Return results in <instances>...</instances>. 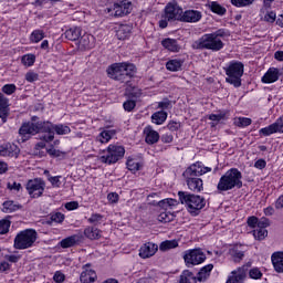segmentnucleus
Segmentation results:
<instances>
[{"label":"nucleus","instance_id":"nucleus-1","mask_svg":"<svg viewBox=\"0 0 283 283\" xmlns=\"http://www.w3.org/2000/svg\"><path fill=\"white\" fill-rule=\"evenodd\" d=\"M20 140L25 143L36 136V134H48L40 137V140L44 143H52L54 140V124L50 120L38 122V123H23L19 128Z\"/></svg>","mask_w":283,"mask_h":283},{"label":"nucleus","instance_id":"nucleus-2","mask_svg":"<svg viewBox=\"0 0 283 283\" xmlns=\"http://www.w3.org/2000/svg\"><path fill=\"white\" fill-rule=\"evenodd\" d=\"M209 171H211V167L205 166L201 161L190 165L182 174L184 178H186L188 189L193 191V193H200L205 189V184L199 176H205Z\"/></svg>","mask_w":283,"mask_h":283},{"label":"nucleus","instance_id":"nucleus-3","mask_svg":"<svg viewBox=\"0 0 283 283\" xmlns=\"http://www.w3.org/2000/svg\"><path fill=\"white\" fill-rule=\"evenodd\" d=\"M227 31L224 29H219L212 33H206L195 42H192V50H211V52H220L224 48V42L222 38L227 36Z\"/></svg>","mask_w":283,"mask_h":283},{"label":"nucleus","instance_id":"nucleus-4","mask_svg":"<svg viewBox=\"0 0 283 283\" xmlns=\"http://www.w3.org/2000/svg\"><path fill=\"white\" fill-rule=\"evenodd\" d=\"M180 205H185L188 212L192 216H200V211L207 207V199L200 195H195L187 191H178Z\"/></svg>","mask_w":283,"mask_h":283},{"label":"nucleus","instance_id":"nucleus-5","mask_svg":"<svg viewBox=\"0 0 283 283\" xmlns=\"http://www.w3.org/2000/svg\"><path fill=\"white\" fill-rule=\"evenodd\" d=\"M107 74L113 81L129 83V78L136 74V65L127 62L115 63L107 69Z\"/></svg>","mask_w":283,"mask_h":283},{"label":"nucleus","instance_id":"nucleus-6","mask_svg":"<svg viewBox=\"0 0 283 283\" xmlns=\"http://www.w3.org/2000/svg\"><path fill=\"white\" fill-rule=\"evenodd\" d=\"M242 171L238 168H230L221 176L217 185L218 191H231L232 189H242Z\"/></svg>","mask_w":283,"mask_h":283},{"label":"nucleus","instance_id":"nucleus-7","mask_svg":"<svg viewBox=\"0 0 283 283\" xmlns=\"http://www.w3.org/2000/svg\"><path fill=\"white\" fill-rule=\"evenodd\" d=\"M226 82L233 87H242V76H244V64L240 61L232 60L224 67Z\"/></svg>","mask_w":283,"mask_h":283},{"label":"nucleus","instance_id":"nucleus-8","mask_svg":"<svg viewBox=\"0 0 283 283\" xmlns=\"http://www.w3.org/2000/svg\"><path fill=\"white\" fill-rule=\"evenodd\" d=\"M103 156L99 157V160L104 165H116L118 160H122V158H125V147L111 144L106 150H104Z\"/></svg>","mask_w":283,"mask_h":283},{"label":"nucleus","instance_id":"nucleus-9","mask_svg":"<svg viewBox=\"0 0 283 283\" xmlns=\"http://www.w3.org/2000/svg\"><path fill=\"white\" fill-rule=\"evenodd\" d=\"M36 231L33 229H27L18 233L14 238V249L23 250L30 249L34 242H36Z\"/></svg>","mask_w":283,"mask_h":283},{"label":"nucleus","instance_id":"nucleus-10","mask_svg":"<svg viewBox=\"0 0 283 283\" xmlns=\"http://www.w3.org/2000/svg\"><path fill=\"white\" fill-rule=\"evenodd\" d=\"M182 12V7L178 4V1L172 0L166 4L163 18L167 21H181Z\"/></svg>","mask_w":283,"mask_h":283},{"label":"nucleus","instance_id":"nucleus-11","mask_svg":"<svg viewBox=\"0 0 283 283\" xmlns=\"http://www.w3.org/2000/svg\"><path fill=\"white\" fill-rule=\"evenodd\" d=\"M207 260V254L200 249L187 250L184 254L186 266H197Z\"/></svg>","mask_w":283,"mask_h":283},{"label":"nucleus","instance_id":"nucleus-12","mask_svg":"<svg viewBox=\"0 0 283 283\" xmlns=\"http://www.w3.org/2000/svg\"><path fill=\"white\" fill-rule=\"evenodd\" d=\"M25 189L30 198H41L45 191V181L42 178H34L28 180Z\"/></svg>","mask_w":283,"mask_h":283},{"label":"nucleus","instance_id":"nucleus-13","mask_svg":"<svg viewBox=\"0 0 283 283\" xmlns=\"http://www.w3.org/2000/svg\"><path fill=\"white\" fill-rule=\"evenodd\" d=\"M108 12H112L114 17H126L132 12V2L129 0L115 2L113 8L108 9Z\"/></svg>","mask_w":283,"mask_h":283},{"label":"nucleus","instance_id":"nucleus-14","mask_svg":"<svg viewBox=\"0 0 283 283\" xmlns=\"http://www.w3.org/2000/svg\"><path fill=\"white\" fill-rule=\"evenodd\" d=\"M19 154H21V149L15 144L8 143L0 146V156L2 158H19Z\"/></svg>","mask_w":283,"mask_h":283},{"label":"nucleus","instance_id":"nucleus-15","mask_svg":"<svg viewBox=\"0 0 283 283\" xmlns=\"http://www.w3.org/2000/svg\"><path fill=\"white\" fill-rule=\"evenodd\" d=\"M92 268L91 263H86L85 265L82 266V273L80 275V281L81 283H93L96 282L97 275L96 271H94Z\"/></svg>","mask_w":283,"mask_h":283},{"label":"nucleus","instance_id":"nucleus-16","mask_svg":"<svg viewBox=\"0 0 283 283\" xmlns=\"http://www.w3.org/2000/svg\"><path fill=\"white\" fill-rule=\"evenodd\" d=\"M249 266H251V264L243 265L241 268H238L237 271H232V276H230L226 283H244Z\"/></svg>","mask_w":283,"mask_h":283},{"label":"nucleus","instance_id":"nucleus-17","mask_svg":"<svg viewBox=\"0 0 283 283\" xmlns=\"http://www.w3.org/2000/svg\"><path fill=\"white\" fill-rule=\"evenodd\" d=\"M202 19V12L198 10H186L181 13V23H198Z\"/></svg>","mask_w":283,"mask_h":283},{"label":"nucleus","instance_id":"nucleus-18","mask_svg":"<svg viewBox=\"0 0 283 283\" xmlns=\"http://www.w3.org/2000/svg\"><path fill=\"white\" fill-rule=\"evenodd\" d=\"M8 116H10V99L0 93V118L2 123L8 122Z\"/></svg>","mask_w":283,"mask_h":283},{"label":"nucleus","instance_id":"nucleus-19","mask_svg":"<svg viewBox=\"0 0 283 283\" xmlns=\"http://www.w3.org/2000/svg\"><path fill=\"white\" fill-rule=\"evenodd\" d=\"M156 251H158V245L151 242H147L140 247L139 256H142L144 260H147V258L156 255Z\"/></svg>","mask_w":283,"mask_h":283},{"label":"nucleus","instance_id":"nucleus-20","mask_svg":"<svg viewBox=\"0 0 283 283\" xmlns=\"http://www.w3.org/2000/svg\"><path fill=\"white\" fill-rule=\"evenodd\" d=\"M144 135H145V142L147 143V145H156V143L160 140V134L154 130L151 126H146L144 128Z\"/></svg>","mask_w":283,"mask_h":283},{"label":"nucleus","instance_id":"nucleus-21","mask_svg":"<svg viewBox=\"0 0 283 283\" xmlns=\"http://www.w3.org/2000/svg\"><path fill=\"white\" fill-rule=\"evenodd\" d=\"M262 83L271 84L280 81V69L270 67L261 78Z\"/></svg>","mask_w":283,"mask_h":283},{"label":"nucleus","instance_id":"nucleus-22","mask_svg":"<svg viewBox=\"0 0 283 283\" xmlns=\"http://www.w3.org/2000/svg\"><path fill=\"white\" fill-rule=\"evenodd\" d=\"M213 271V264H207L199 270L197 273V282H207L211 277V272Z\"/></svg>","mask_w":283,"mask_h":283},{"label":"nucleus","instance_id":"nucleus-23","mask_svg":"<svg viewBox=\"0 0 283 283\" xmlns=\"http://www.w3.org/2000/svg\"><path fill=\"white\" fill-rule=\"evenodd\" d=\"M274 271L283 273V252H274L271 256Z\"/></svg>","mask_w":283,"mask_h":283},{"label":"nucleus","instance_id":"nucleus-24","mask_svg":"<svg viewBox=\"0 0 283 283\" xmlns=\"http://www.w3.org/2000/svg\"><path fill=\"white\" fill-rule=\"evenodd\" d=\"M116 36L119 41H125L129 36H132V25L120 24L116 30Z\"/></svg>","mask_w":283,"mask_h":283},{"label":"nucleus","instance_id":"nucleus-25","mask_svg":"<svg viewBox=\"0 0 283 283\" xmlns=\"http://www.w3.org/2000/svg\"><path fill=\"white\" fill-rule=\"evenodd\" d=\"M80 44L82 45V48H84V50H92L94 45H96V38H94V35L92 34L86 33L81 36Z\"/></svg>","mask_w":283,"mask_h":283},{"label":"nucleus","instance_id":"nucleus-26","mask_svg":"<svg viewBox=\"0 0 283 283\" xmlns=\"http://www.w3.org/2000/svg\"><path fill=\"white\" fill-rule=\"evenodd\" d=\"M65 220V214H63L62 212H51L48 217V219L45 220V224H49L50 227H52V224H63Z\"/></svg>","mask_w":283,"mask_h":283},{"label":"nucleus","instance_id":"nucleus-27","mask_svg":"<svg viewBox=\"0 0 283 283\" xmlns=\"http://www.w3.org/2000/svg\"><path fill=\"white\" fill-rule=\"evenodd\" d=\"M103 231L96 227H86L84 229V235L88 240H101Z\"/></svg>","mask_w":283,"mask_h":283},{"label":"nucleus","instance_id":"nucleus-28","mask_svg":"<svg viewBox=\"0 0 283 283\" xmlns=\"http://www.w3.org/2000/svg\"><path fill=\"white\" fill-rule=\"evenodd\" d=\"M161 45L166 50H169V52H180V45H178V41L175 39H165L161 41Z\"/></svg>","mask_w":283,"mask_h":283},{"label":"nucleus","instance_id":"nucleus-29","mask_svg":"<svg viewBox=\"0 0 283 283\" xmlns=\"http://www.w3.org/2000/svg\"><path fill=\"white\" fill-rule=\"evenodd\" d=\"M184 64H185V60L174 59L166 63V69L169 72H180L182 70Z\"/></svg>","mask_w":283,"mask_h":283},{"label":"nucleus","instance_id":"nucleus-30","mask_svg":"<svg viewBox=\"0 0 283 283\" xmlns=\"http://www.w3.org/2000/svg\"><path fill=\"white\" fill-rule=\"evenodd\" d=\"M179 283H198V279L193 272L184 270L179 276Z\"/></svg>","mask_w":283,"mask_h":283},{"label":"nucleus","instance_id":"nucleus-31","mask_svg":"<svg viewBox=\"0 0 283 283\" xmlns=\"http://www.w3.org/2000/svg\"><path fill=\"white\" fill-rule=\"evenodd\" d=\"M81 28L73 27L64 32V36L69 41H78V39H81Z\"/></svg>","mask_w":283,"mask_h":283},{"label":"nucleus","instance_id":"nucleus-32","mask_svg":"<svg viewBox=\"0 0 283 283\" xmlns=\"http://www.w3.org/2000/svg\"><path fill=\"white\" fill-rule=\"evenodd\" d=\"M20 209H23V206L14 203V201H4L2 203L3 213H14V211H19Z\"/></svg>","mask_w":283,"mask_h":283},{"label":"nucleus","instance_id":"nucleus-33","mask_svg":"<svg viewBox=\"0 0 283 283\" xmlns=\"http://www.w3.org/2000/svg\"><path fill=\"white\" fill-rule=\"evenodd\" d=\"M209 10L219 17H224L227 14V8L222 7L220 3L212 1L207 4Z\"/></svg>","mask_w":283,"mask_h":283},{"label":"nucleus","instance_id":"nucleus-34","mask_svg":"<svg viewBox=\"0 0 283 283\" xmlns=\"http://www.w3.org/2000/svg\"><path fill=\"white\" fill-rule=\"evenodd\" d=\"M151 120L155 123V125H163L165 120H167V112L159 111L151 115Z\"/></svg>","mask_w":283,"mask_h":283},{"label":"nucleus","instance_id":"nucleus-35","mask_svg":"<svg viewBox=\"0 0 283 283\" xmlns=\"http://www.w3.org/2000/svg\"><path fill=\"white\" fill-rule=\"evenodd\" d=\"M114 136H116V130H114V129L103 130L98 135V139H99V143L105 144L108 140H112V138H114Z\"/></svg>","mask_w":283,"mask_h":283},{"label":"nucleus","instance_id":"nucleus-36","mask_svg":"<svg viewBox=\"0 0 283 283\" xmlns=\"http://www.w3.org/2000/svg\"><path fill=\"white\" fill-rule=\"evenodd\" d=\"M76 242H78V237L71 235L69 238L63 239L60 242V247H62V249H70L72 247H74L76 244Z\"/></svg>","mask_w":283,"mask_h":283},{"label":"nucleus","instance_id":"nucleus-37","mask_svg":"<svg viewBox=\"0 0 283 283\" xmlns=\"http://www.w3.org/2000/svg\"><path fill=\"white\" fill-rule=\"evenodd\" d=\"M55 132V134H57V136H65L66 134H70V132H72V129L70 128V126L65 125V124H53V133Z\"/></svg>","mask_w":283,"mask_h":283},{"label":"nucleus","instance_id":"nucleus-38","mask_svg":"<svg viewBox=\"0 0 283 283\" xmlns=\"http://www.w3.org/2000/svg\"><path fill=\"white\" fill-rule=\"evenodd\" d=\"M45 39V32L43 30H34L30 35L31 43H40Z\"/></svg>","mask_w":283,"mask_h":283},{"label":"nucleus","instance_id":"nucleus-39","mask_svg":"<svg viewBox=\"0 0 283 283\" xmlns=\"http://www.w3.org/2000/svg\"><path fill=\"white\" fill-rule=\"evenodd\" d=\"M105 220V217L101 213H92L91 217L87 219L90 224H94V227H98Z\"/></svg>","mask_w":283,"mask_h":283},{"label":"nucleus","instance_id":"nucleus-40","mask_svg":"<svg viewBox=\"0 0 283 283\" xmlns=\"http://www.w3.org/2000/svg\"><path fill=\"white\" fill-rule=\"evenodd\" d=\"M176 247H178V241L171 240L161 242L159 249L160 251H169V249H176Z\"/></svg>","mask_w":283,"mask_h":283},{"label":"nucleus","instance_id":"nucleus-41","mask_svg":"<svg viewBox=\"0 0 283 283\" xmlns=\"http://www.w3.org/2000/svg\"><path fill=\"white\" fill-rule=\"evenodd\" d=\"M34 61H36V56H34V54H27L21 59V63L27 67H32V65H34Z\"/></svg>","mask_w":283,"mask_h":283},{"label":"nucleus","instance_id":"nucleus-42","mask_svg":"<svg viewBox=\"0 0 283 283\" xmlns=\"http://www.w3.org/2000/svg\"><path fill=\"white\" fill-rule=\"evenodd\" d=\"M253 237L255 240H264V238H266V235H269V231H266V229H261V228H256L253 230Z\"/></svg>","mask_w":283,"mask_h":283},{"label":"nucleus","instance_id":"nucleus-43","mask_svg":"<svg viewBox=\"0 0 283 283\" xmlns=\"http://www.w3.org/2000/svg\"><path fill=\"white\" fill-rule=\"evenodd\" d=\"M10 220L8 219H1L0 220V235H6L10 232Z\"/></svg>","mask_w":283,"mask_h":283},{"label":"nucleus","instance_id":"nucleus-44","mask_svg":"<svg viewBox=\"0 0 283 283\" xmlns=\"http://www.w3.org/2000/svg\"><path fill=\"white\" fill-rule=\"evenodd\" d=\"M255 0H231L232 6L235 8H247L253 6Z\"/></svg>","mask_w":283,"mask_h":283},{"label":"nucleus","instance_id":"nucleus-45","mask_svg":"<svg viewBox=\"0 0 283 283\" xmlns=\"http://www.w3.org/2000/svg\"><path fill=\"white\" fill-rule=\"evenodd\" d=\"M253 120L249 117H239L234 120L237 127H249Z\"/></svg>","mask_w":283,"mask_h":283},{"label":"nucleus","instance_id":"nucleus-46","mask_svg":"<svg viewBox=\"0 0 283 283\" xmlns=\"http://www.w3.org/2000/svg\"><path fill=\"white\" fill-rule=\"evenodd\" d=\"M178 203H179L178 200L168 198L159 201L158 207H161L163 209H165V207H177Z\"/></svg>","mask_w":283,"mask_h":283},{"label":"nucleus","instance_id":"nucleus-47","mask_svg":"<svg viewBox=\"0 0 283 283\" xmlns=\"http://www.w3.org/2000/svg\"><path fill=\"white\" fill-rule=\"evenodd\" d=\"M209 120L213 123H220V120H227V111L220 112L218 114L209 115Z\"/></svg>","mask_w":283,"mask_h":283},{"label":"nucleus","instance_id":"nucleus-48","mask_svg":"<svg viewBox=\"0 0 283 283\" xmlns=\"http://www.w3.org/2000/svg\"><path fill=\"white\" fill-rule=\"evenodd\" d=\"M126 165L127 169L134 174L140 169V163L136 161L135 159H128Z\"/></svg>","mask_w":283,"mask_h":283},{"label":"nucleus","instance_id":"nucleus-49","mask_svg":"<svg viewBox=\"0 0 283 283\" xmlns=\"http://www.w3.org/2000/svg\"><path fill=\"white\" fill-rule=\"evenodd\" d=\"M46 154H49L51 158H61V156H65V153L61 150H56L54 146H51V148H48Z\"/></svg>","mask_w":283,"mask_h":283},{"label":"nucleus","instance_id":"nucleus-50","mask_svg":"<svg viewBox=\"0 0 283 283\" xmlns=\"http://www.w3.org/2000/svg\"><path fill=\"white\" fill-rule=\"evenodd\" d=\"M3 94H7V96H12L14 92H17V85L14 84H6L2 86Z\"/></svg>","mask_w":283,"mask_h":283},{"label":"nucleus","instance_id":"nucleus-51","mask_svg":"<svg viewBox=\"0 0 283 283\" xmlns=\"http://www.w3.org/2000/svg\"><path fill=\"white\" fill-rule=\"evenodd\" d=\"M158 220L159 222H164V223H167V222H172L174 220V214L170 213V212H161L158 217Z\"/></svg>","mask_w":283,"mask_h":283},{"label":"nucleus","instance_id":"nucleus-52","mask_svg":"<svg viewBox=\"0 0 283 283\" xmlns=\"http://www.w3.org/2000/svg\"><path fill=\"white\" fill-rule=\"evenodd\" d=\"M123 107L125 112H134V109L136 108V99H127L126 102H124Z\"/></svg>","mask_w":283,"mask_h":283},{"label":"nucleus","instance_id":"nucleus-53","mask_svg":"<svg viewBox=\"0 0 283 283\" xmlns=\"http://www.w3.org/2000/svg\"><path fill=\"white\" fill-rule=\"evenodd\" d=\"M249 275L251 280H261L262 279V271L258 268H253L249 271Z\"/></svg>","mask_w":283,"mask_h":283},{"label":"nucleus","instance_id":"nucleus-54","mask_svg":"<svg viewBox=\"0 0 283 283\" xmlns=\"http://www.w3.org/2000/svg\"><path fill=\"white\" fill-rule=\"evenodd\" d=\"M38 78H39V74L35 73L34 71H29L25 74V81H28V83H34Z\"/></svg>","mask_w":283,"mask_h":283},{"label":"nucleus","instance_id":"nucleus-55","mask_svg":"<svg viewBox=\"0 0 283 283\" xmlns=\"http://www.w3.org/2000/svg\"><path fill=\"white\" fill-rule=\"evenodd\" d=\"M275 19H277V15L274 11H269L264 15V21H266L268 23H275Z\"/></svg>","mask_w":283,"mask_h":283},{"label":"nucleus","instance_id":"nucleus-56","mask_svg":"<svg viewBox=\"0 0 283 283\" xmlns=\"http://www.w3.org/2000/svg\"><path fill=\"white\" fill-rule=\"evenodd\" d=\"M269 224H270L269 219L266 218L258 219L256 229H266Z\"/></svg>","mask_w":283,"mask_h":283},{"label":"nucleus","instance_id":"nucleus-57","mask_svg":"<svg viewBox=\"0 0 283 283\" xmlns=\"http://www.w3.org/2000/svg\"><path fill=\"white\" fill-rule=\"evenodd\" d=\"M49 182H51L52 187H61V176H49Z\"/></svg>","mask_w":283,"mask_h":283},{"label":"nucleus","instance_id":"nucleus-58","mask_svg":"<svg viewBox=\"0 0 283 283\" xmlns=\"http://www.w3.org/2000/svg\"><path fill=\"white\" fill-rule=\"evenodd\" d=\"M258 217L252 216L248 218V227H251V229H258Z\"/></svg>","mask_w":283,"mask_h":283},{"label":"nucleus","instance_id":"nucleus-59","mask_svg":"<svg viewBox=\"0 0 283 283\" xmlns=\"http://www.w3.org/2000/svg\"><path fill=\"white\" fill-rule=\"evenodd\" d=\"M169 107H171V101H169L168 98H165L164 101L158 103L159 109H169Z\"/></svg>","mask_w":283,"mask_h":283},{"label":"nucleus","instance_id":"nucleus-60","mask_svg":"<svg viewBox=\"0 0 283 283\" xmlns=\"http://www.w3.org/2000/svg\"><path fill=\"white\" fill-rule=\"evenodd\" d=\"M180 127V122H169L167 125V128L169 129V132H178Z\"/></svg>","mask_w":283,"mask_h":283},{"label":"nucleus","instance_id":"nucleus-61","mask_svg":"<svg viewBox=\"0 0 283 283\" xmlns=\"http://www.w3.org/2000/svg\"><path fill=\"white\" fill-rule=\"evenodd\" d=\"M160 140L161 143H165V144L174 143V135L166 133L161 135Z\"/></svg>","mask_w":283,"mask_h":283},{"label":"nucleus","instance_id":"nucleus-62","mask_svg":"<svg viewBox=\"0 0 283 283\" xmlns=\"http://www.w3.org/2000/svg\"><path fill=\"white\" fill-rule=\"evenodd\" d=\"M53 280L56 283H63V282H65V274L57 271V272H55Z\"/></svg>","mask_w":283,"mask_h":283},{"label":"nucleus","instance_id":"nucleus-63","mask_svg":"<svg viewBox=\"0 0 283 283\" xmlns=\"http://www.w3.org/2000/svg\"><path fill=\"white\" fill-rule=\"evenodd\" d=\"M243 259H244V251H234V253H233L234 262H240Z\"/></svg>","mask_w":283,"mask_h":283},{"label":"nucleus","instance_id":"nucleus-64","mask_svg":"<svg viewBox=\"0 0 283 283\" xmlns=\"http://www.w3.org/2000/svg\"><path fill=\"white\" fill-rule=\"evenodd\" d=\"M255 169H265L266 167V160L264 159H259L254 163Z\"/></svg>","mask_w":283,"mask_h":283}]
</instances>
